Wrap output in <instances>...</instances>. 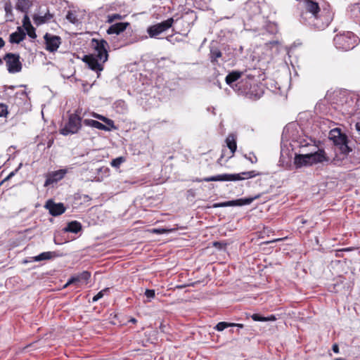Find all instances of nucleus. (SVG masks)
<instances>
[{"mask_svg": "<svg viewBox=\"0 0 360 360\" xmlns=\"http://www.w3.org/2000/svg\"><path fill=\"white\" fill-rule=\"evenodd\" d=\"M228 327H233V323L222 321V322L218 323L216 325L215 329L217 330H218V331H222V330H224L225 328H226Z\"/></svg>", "mask_w": 360, "mask_h": 360, "instance_id": "cd10ccee", "label": "nucleus"}, {"mask_svg": "<svg viewBox=\"0 0 360 360\" xmlns=\"http://www.w3.org/2000/svg\"><path fill=\"white\" fill-rule=\"evenodd\" d=\"M108 290V288L101 290L96 295H94L92 298V302H95L99 300L101 298L103 297L104 292Z\"/></svg>", "mask_w": 360, "mask_h": 360, "instance_id": "c9c22d12", "label": "nucleus"}, {"mask_svg": "<svg viewBox=\"0 0 360 360\" xmlns=\"http://www.w3.org/2000/svg\"><path fill=\"white\" fill-rule=\"evenodd\" d=\"M44 39L46 44V49L51 53L56 51L61 44V38L59 36L49 33H46L44 36Z\"/></svg>", "mask_w": 360, "mask_h": 360, "instance_id": "4468645a", "label": "nucleus"}, {"mask_svg": "<svg viewBox=\"0 0 360 360\" xmlns=\"http://www.w3.org/2000/svg\"><path fill=\"white\" fill-rule=\"evenodd\" d=\"M212 113L213 115H215V112H214V108H212Z\"/></svg>", "mask_w": 360, "mask_h": 360, "instance_id": "5fc2aeb1", "label": "nucleus"}, {"mask_svg": "<svg viewBox=\"0 0 360 360\" xmlns=\"http://www.w3.org/2000/svg\"><path fill=\"white\" fill-rule=\"evenodd\" d=\"M145 295L148 298L147 302H150L151 299H153L155 296V292L154 290L147 289L145 291Z\"/></svg>", "mask_w": 360, "mask_h": 360, "instance_id": "72a5a7b5", "label": "nucleus"}, {"mask_svg": "<svg viewBox=\"0 0 360 360\" xmlns=\"http://www.w3.org/2000/svg\"><path fill=\"white\" fill-rule=\"evenodd\" d=\"M32 5V2L31 0H18L15 4V9L24 13H27Z\"/></svg>", "mask_w": 360, "mask_h": 360, "instance_id": "aec40b11", "label": "nucleus"}, {"mask_svg": "<svg viewBox=\"0 0 360 360\" xmlns=\"http://www.w3.org/2000/svg\"><path fill=\"white\" fill-rule=\"evenodd\" d=\"M251 318L255 321H274L276 320V318L274 315H271L269 316H263L258 314H254L251 316Z\"/></svg>", "mask_w": 360, "mask_h": 360, "instance_id": "393cba45", "label": "nucleus"}, {"mask_svg": "<svg viewBox=\"0 0 360 360\" xmlns=\"http://www.w3.org/2000/svg\"><path fill=\"white\" fill-rule=\"evenodd\" d=\"M3 64V60L1 58H0V65H1Z\"/></svg>", "mask_w": 360, "mask_h": 360, "instance_id": "864d4df0", "label": "nucleus"}, {"mask_svg": "<svg viewBox=\"0 0 360 360\" xmlns=\"http://www.w3.org/2000/svg\"><path fill=\"white\" fill-rule=\"evenodd\" d=\"M68 173L67 169H60L57 171L49 172L46 175V179L44 182V186H49V185L58 182V181L63 179L65 175Z\"/></svg>", "mask_w": 360, "mask_h": 360, "instance_id": "2eb2a0df", "label": "nucleus"}, {"mask_svg": "<svg viewBox=\"0 0 360 360\" xmlns=\"http://www.w3.org/2000/svg\"><path fill=\"white\" fill-rule=\"evenodd\" d=\"M4 10L6 12V16L8 20H12L13 18V6L10 1L6 2L4 6Z\"/></svg>", "mask_w": 360, "mask_h": 360, "instance_id": "bb28decb", "label": "nucleus"}, {"mask_svg": "<svg viewBox=\"0 0 360 360\" xmlns=\"http://www.w3.org/2000/svg\"><path fill=\"white\" fill-rule=\"evenodd\" d=\"M52 216H58L65 212V207L61 202L56 203L52 200H49L44 206Z\"/></svg>", "mask_w": 360, "mask_h": 360, "instance_id": "dca6fc26", "label": "nucleus"}, {"mask_svg": "<svg viewBox=\"0 0 360 360\" xmlns=\"http://www.w3.org/2000/svg\"><path fill=\"white\" fill-rule=\"evenodd\" d=\"M17 94H20V96H27V92L25 91H22L21 92L17 93Z\"/></svg>", "mask_w": 360, "mask_h": 360, "instance_id": "a18cd8bd", "label": "nucleus"}, {"mask_svg": "<svg viewBox=\"0 0 360 360\" xmlns=\"http://www.w3.org/2000/svg\"><path fill=\"white\" fill-rule=\"evenodd\" d=\"M221 52L218 49H211L210 58L212 63L217 62V59L221 57Z\"/></svg>", "mask_w": 360, "mask_h": 360, "instance_id": "a878e982", "label": "nucleus"}, {"mask_svg": "<svg viewBox=\"0 0 360 360\" xmlns=\"http://www.w3.org/2000/svg\"><path fill=\"white\" fill-rule=\"evenodd\" d=\"M8 114V106L4 103H0V117H6Z\"/></svg>", "mask_w": 360, "mask_h": 360, "instance_id": "f704fd0d", "label": "nucleus"}, {"mask_svg": "<svg viewBox=\"0 0 360 360\" xmlns=\"http://www.w3.org/2000/svg\"><path fill=\"white\" fill-rule=\"evenodd\" d=\"M20 86L25 87V86H26V85L21 84Z\"/></svg>", "mask_w": 360, "mask_h": 360, "instance_id": "4d7b16f0", "label": "nucleus"}, {"mask_svg": "<svg viewBox=\"0 0 360 360\" xmlns=\"http://www.w3.org/2000/svg\"><path fill=\"white\" fill-rule=\"evenodd\" d=\"M153 232L156 233H164L168 232V231L164 229H155Z\"/></svg>", "mask_w": 360, "mask_h": 360, "instance_id": "58836bf2", "label": "nucleus"}, {"mask_svg": "<svg viewBox=\"0 0 360 360\" xmlns=\"http://www.w3.org/2000/svg\"><path fill=\"white\" fill-rule=\"evenodd\" d=\"M214 246L216 247V248H219L220 249L222 248V245L219 242H214Z\"/></svg>", "mask_w": 360, "mask_h": 360, "instance_id": "79ce46f5", "label": "nucleus"}, {"mask_svg": "<svg viewBox=\"0 0 360 360\" xmlns=\"http://www.w3.org/2000/svg\"><path fill=\"white\" fill-rule=\"evenodd\" d=\"M244 156L252 164H255L257 162V158L253 153H249L248 154H245Z\"/></svg>", "mask_w": 360, "mask_h": 360, "instance_id": "473e14b6", "label": "nucleus"}, {"mask_svg": "<svg viewBox=\"0 0 360 360\" xmlns=\"http://www.w3.org/2000/svg\"><path fill=\"white\" fill-rule=\"evenodd\" d=\"M355 128L358 135L357 138L359 139V141L360 142V122L356 123Z\"/></svg>", "mask_w": 360, "mask_h": 360, "instance_id": "4c0bfd02", "label": "nucleus"}, {"mask_svg": "<svg viewBox=\"0 0 360 360\" xmlns=\"http://www.w3.org/2000/svg\"><path fill=\"white\" fill-rule=\"evenodd\" d=\"M304 11L300 15V21L314 29L322 30L326 28L333 18V13L330 6H322L313 0H304Z\"/></svg>", "mask_w": 360, "mask_h": 360, "instance_id": "f257e3e1", "label": "nucleus"}, {"mask_svg": "<svg viewBox=\"0 0 360 360\" xmlns=\"http://www.w3.org/2000/svg\"><path fill=\"white\" fill-rule=\"evenodd\" d=\"M174 22V20L173 18H169L160 23L148 27L147 29V32L150 37L156 38L158 35L170 28L172 26Z\"/></svg>", "mask_w": 360, "mask_h": 360, "instance_id": "9b49d317", "label": "nucleus"}, {"mask_svg": "<svg viewBox=\"0 0 360 360\" xmlns=\"http://www.w3.org/2000/svg\"><path fill=\"white\" fill-rule=\"evenodd\" d=\"M90 277H91V274L87 271H84L82 272L81 274H79L78 276L71 278L66 283V285H70V284L76 283V282H80V281L86 282L90 278Z\"/></svg>", "mask_w": 360, "mask_h": 360, "instance_id": "412c9836", "label": "nucleus"}, {"mask_svg": "<svg viewBox=\"0 0 360 360\" xmlns=\"http://www.w3.org/2000/svg\"><path fill=\"white\" fill-rule=\"evenodd\" d=\"M259 196H255L253 198H240L233 200H229L222 202L214 203L212 205L214 208L218 207H240L246 205H250L257 199Z\"/></svg>", "mask_w": 360, "mask_h": 360, "instance_id": "f8f14e48", "label": "nucleus"}, {"mask_svg": "<svg viewBox=\"0 0 360 360\" xmlns=\"http://www.w3.org/2000/svg\"><path fill=\"white\" fill-rule=\"evenodd\" d=\"M259 175H261V173L255 170H252L249 172H244L240 174H222L216 176H212L205 177L203 179H197L196 181H236L244 179H249Z\"/></svg>", "mask_w": 360, "mask_h": 360, "instance_id": "39448f33", "label": "nucleus"}, {"mask_svg": "<svg viewBox=\"0 0 360 360\" xmlns=\"http://www.w3.org/2000/svg\"><path fill=\"white\" fill-rule=\"evenodd\" d=\"M311 147L314 148H316V146H311Z\"/></svg>", "mask_w": 360, "mask_h": 360, "instance_id": "bf43d9fd", "label": "nucleus"}, {"mask_svg": "<svg viewBox=\"0 0 360 360\" xmlns=\"http://www.w3.org/2000/svg\"><path fill=\"white\" fill-rule=\"evenodd\" d=\"M223 158H224V154H221V157L218 160V162H219L220 161H221Z\"/></svg>", "mask_w": 360, "mask_h": 360, "instance_id": "de8ad7c7", "label": "nucleus"}, {"mask_svg": "<svg viewBox=\"0 0 360 360\" xmlns=\"http://www.w3.org/2000/svg\"><path fill=\"white\" fill-rule=\"evenodd\" d=\"M93 117L98 118L100 120H102L103 122H105L107 124L110 125L111 127H113V121L103 116V115L94 113Z\"/></svg>", "mask_w": 360, "mask_h": 360, "instance_id": "c756f323", "label": "nucleus"}, {"mask_svg": "<svg viewBox=\"0 0 360 360\" xmlns=\"http://www.w3.org/2000/svg\"><path fill=\"white\" fill-rule=\"evenodd\" d=\"M122 16L120 14L115 13V14L108 15L107 22L112 23L115 20H122Z\"/></svg>", "mask_w": 360, "mask_h": 360, "instance_id": "7c9ffc66", "label": "nucleus"}, {"mask_svg": "<svg viewBox=\"0 0 360 360\" xmlns=\"http://www.w3.org/2000/svg\"><path fill=\"white\" fill-rule=\"evenodd\" d=\"M125 161V158L124 157H118L117 158L113 159L110 165L112 167L115 168H119L122 163Z\"/></svg>", "mask_w": 360, "mask_h": 360, "instance_id": "c85d7f7f", "label": "nucleus"}, {"mask_svg": "<svg viewBox=\"0 0 360 360\" xmlns=\"http://www.w3.org/2000/svg\"><path fill=\"white\" fill-rule=\"evenodd\" d=\"M82 229V225L77 221H72L68 224L67 226L64 229L66 232L78 233Z\"/></svg>", "mask_w": 360, "mask_h": 360, "instance_id": "b1692460", "label": "nucleus"}, {"mask_svg": "<svg viewBox=\"0 0 360 360\" xmlns=\"http://www.w3.org/2000/svg\"><path fill=\"white\" fill-rule=\"evenodd\" d=\"M53 15L50 13L46 5L39 6L37 13H34L33 20L37 25H40L51 20Z\"/></svg>", "mask_w": 360, "mask_h": 360, "instance_id": "ddd939ff", "label": "nucleus"}, {"mask_svg": "<svg viewBox=\"0 0 360 360\" xmlns=\"http://www.w3.org/2000/svg\"><path fill=\"white\" fill-rule=\"evenodd\" d=\"M91 45L95 53L94 54L85 55L83 58V61L88 65L91 70L96 72H101L103 70V63L108 60V53L107 47L108 44L104 39H93Z\"/></svg>", "mask_w": 360, "mask_h": 360, "instance_id": "f03ea898", "label": "nucleus"}, {"mask_svg": "<svg viewBox=\"0 0 360 360\" xmlns=\"http://www.w3.org/2000/svg\"><path fill=\"white\" fill-rule=\"evenodd\" d=\"M25 38V33L20 27L18 28V31L13 32L9 36V41L11 44H19Z\"/></svg>", "mask_w": 360, "mask_h": 360, "instance_id": "6ab92c4d", "label": "nucleus"}, {"mask_svg": "<svg viewBox=\"0 0 360 360\" xmlns=\"http://www.w3.org/2000/svg\"><path fill=\"white\" fill-rule=\"evenodd\" d=\"M5 45V41H4V39L0 37V49L3 48Z\"/></svg>", "mask_w": 360, "mask_h": 360, "instance_id": "37998d69", "label": "nucleus"}, {"mask_svg": "<svg viewBox=\"0 0 360 360\" xmlns=\"http://www.w3.org/2000/svg\"><path fill=\"white\" fill-rule=\"evenodd\" d=\"M335 360H345V359H341V358H338V359H335Z\"/></svg>", "mask_w": 360, "mask_h": 360, "instance_id": "6e6d98bb", "label": "nucleus"}, {"mask_svg": "<svg viewBox=\"0 0 360 360\" xmlns=\"http://www.w3.org/2000/svg\"><path fill=\"white\" fill-rule=\"evenodd\" d=\"M329 139L333 141L335 146L339 147L341 153L347 155L352 151L347 144V136L341 131L340 129H331L329 133Z\"/></svg>", "mask_w": 360, "mask_h": 360, "instance_id": "6e6552de", "label": "nucleus"}, {"mask_svg": "<svg viewBox=\"0 0 360 360\" xmlns=\"http://www.w3.org/2000/svg\"><path fill=\"white\" fill-rule=\"evenodd\" d=\"M233 326H236V327H238L240 328H243V324H241V323H232Z\"/></svg>", "mask_w": 360, "mask_h": 360, "instance_id": "c03bdc74", "label": "nucleus"}, {"mask_svg": "<svg viewBox=\"0 0 360 360\" xmlns=\"http://www.w3.org/2000/svg\"><path fill=\"white\" fill-rule=\"evenodd\" d=\"M27 22L29 24L30 26H31V24L30 22V20H29L28 17L25 15V17H24V19H23V25H24V26L25 27H26Z\"/></svg>", "mask_w": 360, "mask_h": 360, "instance_id": "ea45409f", "label": "nucleus"}, {"mask_svg": "<svg viewBox=\"0 0 360 360\" xmlns=\"http://www.w3.org/2000/svg\"><path fill=\"white\" fill-rule=\"evenodd\" d=\"M28 34H29V36H30V37H36V34H35L34 32H33V33L28 32Z\"/></svg>", "mask_w": 360, "mask_h": 360, "instance_id": "49530a36", "label": "nucleus"}, {"mask_svg": "<svg viewBox=\"0 0 360 360\" xmlns=\"http://www.w3.org/2000/svg\"><path fill=\"white\" fill-rule=\"evenodd\" d=\"M333 351L335 352V353H338L339 352V347L337 344H334L333 345Z\"/></svg>", "mask_w": 360, "mask_h": 360, "instance_id": "a19ab883", "label": "nucleus"}, {"mask_svg": "<svg viewBox=\"0 0 360 360\" xmlns=\"http://www.w3.org/2000/svg\"><path fill=\"white\" fill-rule=\"evenodd\" d=\"M171 37H172V36H169V37H167L166 38V39H167V41H170V38H171Z\"/></svg>", "mask_w": 360, "mask_h": 360, "instance_id": "3c124183", "label": "nucleus"}, {"mask_svg": "<svg viewBox=\"0 0 360 360\" xmlns=\"http://www.w3.org/2000/svg\"><path fill=\"white\" fill-rule=\"evenodd\" d=\"M3 59L5 60L9 73L15 74L22 70V65L20 60L19 54L8 53L5 54Z\"/></svg>", "mask_w": 360, "mask_h": 360, "instance_id": "1a4fd4ad", "label": "nucleus"}, {"mask_svg": "<svg viewBox=\"0 0 360 360\" xmlns=\"http://www.w3.org/2000/svg\"><path fill=\"white\" fill-rule=\"evenodd\" d=\"M83 123L86 126H89L100 130L103 131H109L110 129L104 125L103 124L99 122L98 121L94 120H89V119H85L83 120Z\"/></svg>", "mask_w": 360, "mask_h": 360, "instance_id": "4be33fe9", "label": "nucleus"}, {"mask_svg": "<svg viewBox=\"0 0 360 360\" xmlns=\"http://www.w3.org/2000/svg\"><path fill=\"white\" fill-rule=\"evenodd\" d=\"M82 109L76 110L75 112L69 116L67 123L60 129V133L64 136L75 134L82 127Z\"/></svg>", "mask_w": 360, "mask_h": 360, "instance_id": "0eeeda50", "label": "nucleus"}, {"mask_svg": "<svg viewBox=\"0 0 360 360\" xmlns=\"http://www.w3.org/2000/svg\"><path fill=\"white\" fill-rule=\"evenodd\" d=\"M15 87V86H10L8 88L13 90Z\"/></svg>", "mask_w": 360, "mask_h": 360, "instance_id": "09e8293b", "label": "nucleus"}, {"mask_svg": "<svg viewBox=\"0 0 360 360\" xmlns=\"http://www.w3.org/2000/svg\"><path fill=\"white\" fill-rule=\"evenodd\" d=\"M60 256V255L58 254L57 252L49 251V252H41V254L34 257L33 259L34 262H40L42 260L51 259H53V258H56V257H58Z\"/></svg>", "mask_w": 360, "mask_h": 360, "instance_id": "a211bd4d", "label": "nucleus"}, {"mask_svg": "<svg viewBox=\"0 0 360 360\" xmlns=\"http://www.w3.org/2000/svg\"><path fill=\"white\" fill-rule=\"evenodd\" d=\"M22 164H20L19 167L15 169L14 171L11 172L4 179L3 181H7L8 179H10L11 177H13L15 173L18 171V169L20 168Z\"/></svg>", "mask_w": 360, "mask_h": 360, "instance_id": "e433bc0d", "label": "nucleus"}, {"mask_svg": "<svg viewBox=\"0 0 360 360\" xmlns=\"http://www.w3.org/2000/svg\"><path fill=\"white\" fill-rule=\"evenodd\" d=\"M226 143L227 147L230 150L231 155L229 157V158H230L231 157L233 156V153L236 152L237 148L235 136L233 134H229L226 139Z\"/></svg>", "mask_w": 360, "mask_h": 360, "instance_id": "5701e85b", "label": "nucleus"}, {"mask_svg": "<svg viewBox=\"0 0 360 360\" xmlns=\"http://www.w3.org/2000/svg\"><path fill=\"white\" fill-rule=\"evenodd\" d=\"M326 160V153L323 150H311L306 154H296L294 158V164L296 168L311 166L314 164L323 162Z\"/></svg>", "mask_w": 360, "mask_h": 360, "instance_id": "20e7f679", "label": "nucleus"}, {"mask_svg": "<svg viewBox=\"0 0 360 360\" xmlns=\"http://www.w3.org/2000/svg\"><path fill=\"white\" fill-rule=\"evenodd\" d=\"M306 146H307V145L302 146V148L304 149Z\"/></svg>", "mask_w": 360, "mask_h": 360, "instance_id": "13d9d810", "label": "nucleus"}, {"mask_svg": "<svg viewBox=\"0 0 360 360\" xmlns=\"http://www.w3.org/2000/svg\"><path fill=\"white\" fill-rule=\"evenodd\" d=\"M359 42V37L352 32L338 34L333 39L336 49L345 51L353 49Z\"/></svg>", "mask_w": 360, "mask_h": 360, "instance_id": "423d86ee", "label": "nucleus"}, {"mask_svg": "<svg viewBox=\"0 0 360 360\" xmlns=\"http://www.w3.org/2000/svg\"><path fill=\"white\" fill-rule=\"evenodd\" d=\"M66 18L72 23H75L77 22V18L76 15L72 11H68L66 15Z\"/></svg>", "mask_w": 360, "mask_h": 360, "instance_id": "2f4dec72", "label": "nucleus"}, {"mask_svg": "<svg viewBox=\"0 0 360 360\" xmlns=\"http://www.w3.org/2000/svg\"><path fill=\"white\" fill-rule=\"evenodd\" d=\"M246 84H240L242 89H238V94L243 95L245 97L257 100L264 94V86L259 84L254 76L246 75Z\"/></svg>", "mask_w": 360, "mask_h": 360, "instance_id": "7ed1b4c3", "label": "nucleus"}, {"mask_svg": "<svg viewBox=\"0 0 360 360\" xmlns=\"http://www.w3.org/2000/svg\"><path fill=\"white\" fill-rule=\"evenodd\" d=\"M281 240V238H278V239H276V240H272L271 242L279 241V240Z\"/></svg>", "mask_w": 360, "mask_h": 360, "instance_id": "603ef678", "label": "nucleus"}, {"mask_svg": "<svg viewBox=\"0 0 360 360\" xmlns=\"http://www.w3.org/2000/svg\"><path fill=\"white\" fill-rule=\"evenodd\" d=\"M246 75L240 71H232L225 78L226 84L230 86L237 94L240 84H246ZM240 89H241L240 87Z\"/></svg>", "mask_w": 360, "mask_h": 360, "instance_id": "9d476101", "label": "nucleus"}, {"mask_svg": "<svg viewBox=\"0 0 360 360\" xmlns=\"http://www.w3.org/2000/svg\"><path fill=\"white\" fill-rule=\"evenodd\" d=\"M129 25V22H116L108 27L107 33L108 34H119L124 32Z\"/></svg>", "mask_w": 360, "mask_h": 360, "instance_id": "f3484780", "label": "nucleus"}, {"mask_svg": "<svg viewBox=\"0 0 360 360\" xmlns=\"http://www.w3.org/2000/svg\"><path fill=\"white\" fill-rule=\"evenodd\" d=\"M130 321H131L132 323H136V320L135 319H131Z\"/></svg>", "mask_w": 360, "mask_h": 360, "instance_id": "8fccbe9b", "label": "nucleus"}]
</instances>
